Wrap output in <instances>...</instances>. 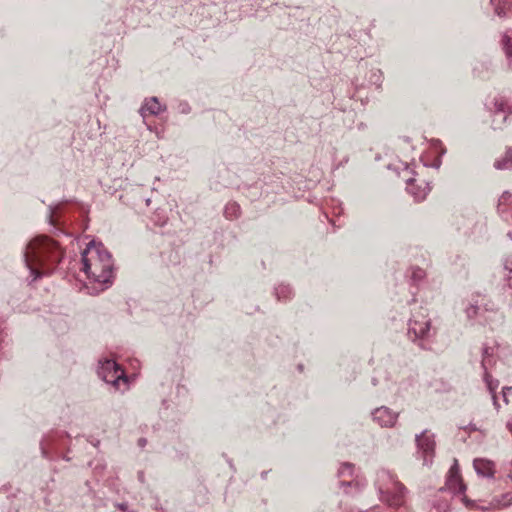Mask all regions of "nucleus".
<instances>
[{"label":"nucleus","instance_id":"obj_1","mask_svg":"<svg viewBox=\"0 0 512 512\" xmlns=\"http://www.w3.org/2000/svg\"><path fill=\"white\" fill-rule=\"evenodd\" d=\"M61 257L62 250L58 244L46 236L34 238L25 250V262L35 275L34 279L50 273L60 262Z\"/></svg>","mask_w":512,"mask_h":512},{"label":"nucleus","instance_id":"obj_2","mask_svg":"<svg viewBox=\"0 0 512 512\" xmlns=\"http://www.w3.org/2000/svg\"><path fill=\"white\" fill-rule=\"evenodd\" d=\"M83 271L97 283H108L112 278V259L102 244L91 242L82 253Z\"/></svg>","mask_w":512,"mask_h":512},{"label":"nucleus","instance_id":"obj_3","mask_svg":"<svg viewBox=\"0 0 512 512\" xmlns=\"http://www.w3.org/2000/svg\"><path fill=\"white\" fill-rule=\"evenodd\" d=\"M377 484L381 499L389 506L397 507L404 504L406 488L389 471L378 472Z\"/></svg>","mask_w":512,"mask_h":512},{"label":"nucleus","instance_id":"obj_4","mask_svg":"<svg viewBox=\"0 0 512 512\" xmlns=\"http://www.w3.org/2000/svg\"><path fill=\"white\" fill-rule=\"evenodd\" d=\"M98 375L106 382L120 388V384H126L127 378L121 367L113 360H104L100 362Z\"/></svg>","mask_w":512,"mask_h":512},{"label":"nucleus","instance_id":"obj_5","mask_svg":"<svg viewBox=\"0 0 512 512\" xmlns=\"http://www.w3.org/2000/svg\"><path fill=\"white\" fill-rule=\"evenodd\" d=\"M490 355V348L485 347L483 349V359L481 364L484 369V381L486 383L487 389L489 390L492 396L494 406L496 407V409H499V404L496 396V390L499 386V381L493 379L492 375L488 372V366L490 365Z\"/></svg>","mask_w":512,"mask_h":512},{"label":"nucleus","instance_id":"obj_6","mask_svg":"<svg viewBox=\"0 0 512 512\" xmlns=\"http://www.w3.org/2000/svg\"><path fill=\"white\" fill-rule=\"evenodd\" d=\"M430 320L422 315L421 319H411L409 322V334H413L415 338H429L430 337Z\"/></svg>","mask_w":512,"mask_h":512},{"label":"nucleus","instance_id":"obj_7","mask_svg":"<svg viewBox=\"0 0 512 512\" xmlns=\"http://www.w3.org/2000/svg\"><path fill=\"white\" fill-rule=\"evenodd\" d=\"M447 488L454 493H463L466 489L459 471L457 461L449 470V475L446 482Z\"/></svg>","mask_w":512,"mask_h":512},{"label":"nucleus","instance_id":"obj_8","mask_svg":"<svg viewBox=\"0 0 512 512\" xmlns=\"http://www.w3.org/2000/svg\"><path fill=\"white\" fill-rule=\"evenodd\" d=\"M373 419L382 427H392L397 421V414L387 407H380L373 412Z\"/></svg>","mask_w":512,"mask_h":512},{"label":"nucleus","instance_id":"obj_9","mask_svg":"<svg viewBox=\"0 0 512 512\" xmlns=\"http://www.w3.org/2000/svg\"><path fill=\"white\" fill-rule=\"evenodd\" d=\"M418 448L425 454L424 462L427 463V456H432L435 448L434 435L429 431H424L416 437Z\"/></svg>","mask_w":512,"mask_h":512},{"label":"nucleus","instance_id":"obj_10","mask_svg":"<svg viewBox=\"0 0 512 512\" xmlns=\"http://www.w3.org/2000/svg\"><path fill=\"white\" fill-rule=\"evenodd\" d=\"M165 106H162L157 97H151L145 100V103L140 109V113L143 117L147 115H158L165 110Z\"/></svg>","mask_w":512,"mask_h":512},{"label":"nucleus","instance_id":"obj_11","mask_svg":"<svg viewBox=\"0 0 512 512\" xmlns=\"http://www.w3.org/2000/svg\"><path fill=\"white\" fill-rule=\"evenodd\" d=\"M473 465L478 475L484 477L494 476L495 469L493 462L487 459H475Z\"/></svg>","mask_w":512,"mask_h":512},{"label":"nucleus","instance_id":"obj_12","mask_svg":"<svg viewBox=\"0 0 512 512\" xmlns=\"http://www.w3.org/2000/svg\"><path fill=\"white\" fill-rule=\"evenodd\" d=\"M492 4L495 6V12L499 16L506 15V11L510 8L512 0H491Z\"/></svg>","mask_w":512,"mask_h":512},{"label":"nucleus","instance_id":"obj_13","mask_svg":"<svg viewBox=\"0 0 512 512\" xmlns=\"http://www.w3.org/2000/svg\"><path fill=\"white\" fill-rule=\"evenodd\" d=\"M224 214L228 219H235L240 215V206L236 202H230L225 206Z\"/></svg>","mask_w":512,"mask_h":512},{"label":"nucleus","instance_id":"obj_14","mask_svg":"<svg viewBox=\"0 0 512 512\" xmlns=\"http://www.w3.org/2000/svg\"><path fill=\"white\" fill-rule=\"evenodd\" d=\"M354 466L350 463H343L338 471L339 477H349L353 476Z\"/></svg>","mask_w":512,"mask_h":512},{"label":"nucleus","instance_id":"obj_15","mask_svg":"<svg viewBox=\"0 0 512 512\" xmlns=\"http://www.w3.org/2000/svg\"><path fill=\"white\" fill-rule=\"evenodd\" d=\"M502 43H503L506 55L508 57L512 58V34L511 35L505 34L503 36Z\"/></svg>","mask_w":512,"mask_h":512},{"label":"nucleus","instance_id":"obj_16","mask_svg":"<svg viewBox=\"0 0 512 512\" xmlns=\"http://www.w3.org/2000/svg\"><path fill=\"white\" fill-rule=\"evenodd\" d=\"M495 110L498 112H508L510 110L508 103L502 98H496L494 101Z\"/></svg>","mask_w":512,"mask_h":512},{"label":"nucleus","instance_id":"obj_17","mask_svg":"<svg viewBox=\"0 0 512 512\" xmlns=\"http://www.w3.org/2000/svg\"><path fill=\"white\" fill-rule=\"evenodd\" d=\"M424 276H425V272L420 268L414 269L412 272V278L414 280H417V281L421 280L424 278Z\"/></svg>","mask_w":512,"mask_h":512},{"label":"nucleus","instance_id":"obj_18","mask_svg":"<svg viewBox=\"0 0 512 512\" xmlns=\"http://www.w3.org/2000/svg\"><path fill=\"white\" fill-rule=\"evenodd\" d=\"M433 145L435 151L439 152L438 157H441L445 152V149L442 147L441 142L437 140L433 143Z\"/></svg>","mask_w":512,"mask_h":512},{"label":"nucleus","instance_id":"obj_19","mask_svg":"<svg viewBox=\"0 0 512 512\" xmlns=\"http://www.w3.org/2000/svg\"><path fill=\"white\" fill-rule=\"evenodd\" d=\"M508 163L512 164V162H496V168L497 169H504V168L512 167V165L507 166L506 164H508Z\"/></svg>","mask_w":512,"mask_h":512},{"label":"nucleus","instance_id":"obj_20","mask_svg":"<svg viewBox=\"0 0 512 512\" xmlns=\"http://www.w3.org/2000/svg\"><path fill=\"white\" fill-rule=\"evenodd\" d=\"M510 389H511L510 387H504V388H503V398H504V401H505L506 403H508V399H507V396H506V392H509V390H510Z\"/></svg>","mask_w":512,"mask_h":512},{"label":"nucleus","instance_id":"obj_21","mask_svg":"<svg viewBox=\"0 0 512 512\" xmlns=\"http://www.w3.org/2000/svg\"><path fill=\"white\" fill-rule=\"evenodd\" d=\"M506 160H512V148H510L508 151H507V159Z\"/></svg>","mask_w":512,"mask_h":512},{"label":"nucleus","instance_id":"obj_22","mask_svg":"<svg viewBox=\"0 0 512 512\" xmlns=\"http://www.w3.org/2000/svg\"><path fill=\"white\" fill-rule=\"evenodd\" d=\"M138 443H139V445H140L141 447H144V446H145V444H146V439L141 438V439H139Z\"/></svg>","mask_w":512,"mask_h":512},{"label":"nucleus","instance_id":"obj_23","mask_svg":"<svg viewBox=\"0 0 512 512\" xmlns=\"http://www.w3.org/2000/svg\"><path fill=\"white\" fill-rule=\"evenodd\" d=\"M511 430H512V426H511Z\"/></svg>","mask_w":512,"mask_h":512}]
</instances>
